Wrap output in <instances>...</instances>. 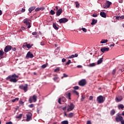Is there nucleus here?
<instances>
[{"instance_id":"obj_1","label":"nucleus","mask_w":124,"mask_h":124,"mask_svg":"<svg viewBox=\"0 0 124 124\" xmlns=\"http://www.w3.org/2000/svg\"><path fill=\"white\" fill-rule=\"evenodd\" d=\"M16 78H19V76H17L16 74H13L11 76H8L6 78V80H9L11 82L16 83L18 80Z\"/></svg>"},{"instance_id":"obj_2","label":"nucleus","mask_w":124,"mask_h":124,"mask_svg":"<svg viewBox=\"0 0 124 124\" xmlns=\"http://www.w3.org/2000/svg\"><path fill=\"white\" fill-rule=\"evenodd\" d=\"M19 89L23 90L24 92L26 93L28 90V84H25V85L21 84L19 86Z\"/></svg>"},{"instance_id":"obj_3","label":"nucleus","mask_w":124,"mask_h":124,"mask_svg":"<svg viewBox=\"0 0 124 124\" xmlns=\"http://www.w3.org/2000/svg\"><path fill=\"white\" fill-rule=\"evenodd\" d=\"M37 96L36 95H33L32 96H31L29 99V102L30 103H32V101H33L34 102H36L37 101Z\"/></svg>"},{"instance_id":"obj_4","label":"nucleus","mask_w":124,"mask_h":124,"mask_svg":"<svg viewBox=\"0 0 124 124\" xmlns=\"http://www.w3.org/2000/svg\"><path fill=\"white\" fill-rule=\"evenodd\" d=\"M75 106L72 103H70L69 105H68L67 106V110L68 112H70L71 111H73L75 108Z\"/></svg>"},{"instance_id":"obj_5","label":"nucleus","mask_w":124,"mask_h":124,"mask_svg":"<svg viewBox=\"0 0 124 124\" xmlns=\"http://www.w3.org/2000/svg\"><path fill=\"white\" fill-rule=\"evenodd\" d=\"M97 101L98 103H100V104L103 103V102H104L105 101L104 97L102 95L99 96L97 98Z\"/></svg>"},{"instance_id":"obj_6","label":"nucleus","mask_w":124,"mask_h":124,"mask_svg":"<svg viewBox=\"0 0 124 124\" xmlns=\"http://www.w3.org/2000/svg\"><path fill=\"white\" fill-rule=\"evenodd\" d=\"M123 118L122 116H121V115L120 114V113H118L117 117H116L115 120L117 123H119V122H121L123 120Z\"/></svg>"},{"instance_id":"obj_7","label":"nucleus","mask_w":124,"mask_h":124,"mask_svg":"<svg viewBox=\"0 0 124 124\" xmlns=\"http://www.w3.org/2000/svg\"><path fill=\"white\" fill-rule=\"evenodd\" d=\"M87 84L86 79H82L79 82H78V85L84 87Z\"/></svg>"},{"instance_id":"obj_8","label":"nucleus","mask_w":124,"mask_h":124,"mask_svg":"<svg viewBox=\"0 0 124 124\" xmlns=\"http://www.w3.org/2000/svg\"><path fill=\"white\" fill-rule=\"evenodd\" d=\"M12 49V46L10 45H7L5 47L4 51L7 53L9 51H10Z\"/></svg>"},{"instance_id":"obj_9","label":"nucleus","mask_w":124,"mask_h":124,"mask_svg":"<svg viewBox=\"0 0 124 124\" xmlns=\"http://www.w3.org/2000/svg\"><path fill=\"white\" fill-rule=\"evenodd\" d=\"M111 4L112 3L110 1H107L105 5H104V9L109 8Z\"/></svg>"},{"instance_id":"obj_10","label":"nucleus","mask_w":124,"mask_h":124,"mask_svg":"<svg viewBox=\"0 0 124 124\" xmlns=\"http://www.w3.org/2000/svg\"><path fill=\"white\" fill-rule=\"evenodd\" d=\"M32 114L29 112L28 114H26V121L29 122L31 120Z\"/></svg>"},{"instance_id":"obj_11","label":"nucleus","mask_w":124,"mask_h":124,"mask_svg":"<svg viewBox=\"0 0 124 124\" xmlns=\"http://www.w3.org/2000/svg\"><path fill=\"white\" fill-rule=\"evenodd\" d=\"M59 21L60 24L65 23L66 22H67V21H68V19L66 18H62L59 19Z\"/></svg>"},{"instance_id":"obj_12","label":"nucleus","mask_w":124,"mask_h":124,"mask_svg":"<svg viewBox=\"0 0 124 124\" xmlns=\"http://www.w3.org/2000/svg\"><path fill=\"white\" fill-rule=\"evenodd\" d=\"M34 57L32 53H31L30 51H29L26 56V59H29V58H32Z\"/></svg>"},{"instance_id":"obj_13","label":"nucleus","mask_w":124,"mask_h":124,"mask_svg":"<svg viewBox=\"0 0 124 124\" xmlns=\"http://www.w3.org/2000/svg\"><path fill=\"white\" fill-rule=\"evenodd\" d=\"M109 50V47H102V48H101V51L102 53H104L105 52H107V51H108Z\"/></svg>"},{"instance_id":"obj_14","label":"nucleus","mask_w":124,"mask_h":124,"mask_svg":"<svg viewBox=\"0 0 124 124\" xmlns=\"http://www.w3.org/2000/svg\"><path fill=\"white\" fill-rule=\"evenodd\" d=\"M62 13V9L60 8L56 12V16H59Z\"/></svg>"},{"instance_id":"obj_15","label":"nucleus","mask_w":124,"mask_h":124,"mask_svg":"<svg viewBox=\"0 0 124 124\" xmlns=\"http://www.w3.org/2000/svg\"><path fill=\"white\" fill-rule=\"evenodd\" d=\"M65 95L66 97H68V99L69 100H71V93L70 92H67L65 93Z\"/></svg>"},{"instance_id":"obj_16","label":"nucleus","mask_w":124,"mask_h":124,"mask_svg":"<svg viewBox=\"0 0 124 124\" xmlns=\"http://www.w3.org/2000/svg\"><path fill=\"white\" fill-rule=\"evenodd\" d=\"M123 99L122 96H119L118 97H116L115 98V101H116V102H120Z\"/></svg>"},{"instance_id":"obj_17","label":"nucleus","mask_w":124,"mask_h":124,"mask_svg":"<svg viewBox=\"0 0 124 124\" xmlns=\"http://www.w3.org/2000/svg\"><path fill=\"white\" fill-rule=\"evenodd\" d=\"M100 15L102 17H103V18H106L107 16L106 14L103 12H101L100 14Z\"/></svg>"},{"instance_id":"obj_18","label":"nucleus","mask_w":124,"mask_h":124,"mask_svg":"<svg viewBox=\"0 0 124 124\" xmlns=\"http://www.w3.org/2000/svg\"><path fill=\"white\" fill-rule=\"evenodd\" d=\"M36 7L33 6V7H30V8H29V12H30V13H31L32 11H33V10H34V9H35Z\"/></svg>"},{"instance_id":"obj_19","label":"nucleus","mask_w":124,"mask_h":124,"mask_svg":"<svg viewBox=\"0 0 124 124\" xmlns=\"http://www.w3.org/2000/svg\"><path fill=\"white\" fill-rule=\"evenodd\" d=\"M97 22V20L93 19L92 20V22L91 23V25H94L95 24H96Z\"/></svg>"},{"instance_id":"obj_20","label":"nucleus","mask_w":124,"mask_h":124,"mask_svg":"<svg viewBox=\"0 0 124 124\" xmlns=\"http://www.w3.org/2000/svg\"><path fill=\"white\" fill-rule=\"evenodd\" d=\"M26 26H27V28L29 29L31 27V24L30 22H28L26 23H24Z\"/></svg>"},{"instance_id":"obj_21","label":"nucleus","mask_w":124,"mask_h":124,"mask_svg":"<svg viewBox=\"0 0 124 124\" xmlns=\"http://www.w3.org/2000/svg\"><path fill=\"white\" fill-rule=\"evenodd\" d=\"M108 42V40L107 39H102L100 43L101 44H105Z\"/></svg>"},{"instance_id":"obj_22","label":"nucleus","mask_w":124,"mask_h":124,"mask_svg":"<svg viewBox=\"0 0 124 124\" xmlns=\"http://www.w3.org/2000/svg\"><path fill=\"white\" fill-rule=\"evenodd\" d=\"M103 58H101L99 60H98L97 64H101L102 63V62H103Z\"/></svg>"},{"instance_id":"obj_23","label":"nucleus","mask_w":124,"mask_h":124,"mask_svg":"<svg viewBox=\"0 0 124 124\" xmlns=\"http://www.w3.org/2000/svg\"><path fill=\"white\" fill-rule=\"evenodd\" d=\"M115 113V111L114 109H112L110 111V114L111 116H113Z\"/></svg>"},{"instance_id":"obj_24","label":"nucleus","mask_w":124,"mask_h":124,"mask_svg":"<svg viewBox=\"0 0 124 124\" xmlns=\"http://www.w3.org/2000/svg\"><path fill=\"white\" fill-rule=\"evenodd\" d=\"M53 28L54 29H55L56 30H58V27H57V25H56V24H55V23H53Z\"/></svg>"},{"instance_id":"obj_25","label":"nucleus","mask_w":124,"mask_h":124,"mask_svg":"<svg viewBox=\"0 0 124 124\" xmlns=\"http://www.w3.org/2000/svg\"><path fill=\"white\" fill-rule=\"evenodd\" d=\"M73 116H74V113H69V114L68 115V118H73Z\"/></svg>"},{"instance_id":"obj_26","label":"nucleus","mask_w":124,"mask_h":124,"mask_svg":"<svg viewBox=\"0 0 124 124\" xmlns=\"http://www.w3.org/2000/svg\"><path fill=\"white\" fill-rule=\"evenodd\" d=\"M73 93L76 94V95H79V93H78V92L75 90L73 91Z\"/></svg>"},{"instance_id":"obj_27","label":"nucleus","mask_w":124,"mask_h":124,"mask_svg":"<svg viewBox=\"0 0 124 124\" xmlns=\"http://www.w3.org/2000/svg\"><path fill=\"white\" fill-rule=\"evenodd\" d=\"M60 71V68L58 67L54 70V72H59Z\"/></svg>"},{"instance_id":"obj_28","label":"nucleus","mask_w":124,"mask_h":124,"mask_svg":"<svg viewBox=\"0 0 124 124\" xmlns=\"http://www.w3.org/2000/svg\"><path fill=\"white\" fill-rule=\"evenodd\" d=\"M47 65H48V64H47V63H46V64H43V65H42L41 67H42V68H43V69H45V68H46L47 66Z\"/></svg>"},{"instance_id":"obj_29","label":"nucleus","mask_w":124,"mask_h":124,"mask_svg":"<svg viewBox=\"0 0 124 124\" xmlns=\"http://www.w3.org/2000/svg\"><path fill=\"white\" fill-rule=\"evenodd\" d=\"M4 54V52L3 50H0V57H2Z\"/></svg>"},{"instance_id":"obj_30","label":"nucleus","mask_w":124,"mask_h":124,"mask_svg":"<svg viewBox=\"0 0 124 124\" xmlns=\"http://www.w3.org/2000/svg\"><path fill=\"white\" fill-rule=\"evenodd\" d=\"M61 124H69V122L67 121H62Z\"/></svg>"},{"instance_id":"obj_31","label":"nucleus","mask_w":124,"mask_h":124,"mask_svg":"<svg viewBox=\"0 0 124 124\" xmlns=\"http://www.w3.org/2000/svg\"><path fill=\"white\" fill-rule=\"evenodd\" d=\"M30 20L28 18H25L24 20H23V23H27L28 22H29Z\"/></svg>"},{"instance_id":"obj_32","label":"nucleus","mask_w":124,"mask_h":124,"mask_svg":"<svg viewBox=\"0 0 124 124\" xmlns=\"http://www.w3.org/2000/svg\"><path fill=\"white\" fill-rule=\"evenodd\" d=\"M96 65V63H90L89 65L90 67H93L95 66Z\"/></svg>"},{"instance_id":"obj_33","label":"nucleus","mask_w":124,"mask_h":124,"mask_svg":"<svg viewBox=\"0 0 124 124\" xmlns=\"http://www.w3.org/2000/svg\"><path fill=\"white\" fill-rule=\"evenodd\" d=\"M23 116L22 113H20L18 116L16 117V119H21L22 117Z\"/></svg>"},{"instance_id":"obj_34","label":"nucleus","mask_w":124,"mask_h":124,"mask_svg":"<svg viewBox=\"0 0 124 124\" xmlns=\"http://www.w3.org/2000/svg\"><path fill=\"white\" fill-rule=\"evenodd\" d=\"M59 78V77L58 76H57V77H54V78H53V80L54 81H56L57 80H58V79Z\"/></svg>"},{"instance_id":"obj_35","label":"nucleus","mask_w":124,"mask_h":124,"mask_svg":"<svg viewBox=\"0 0 124 124\" xmlns=\"http://www.w3.org/2000/svg\"><path fill=\"white\" fill-rule=\"evenodd\" d=\"M26 47L28 49H31V46L30 44H29L26 45Z\"/></svg>"},{"instance_id":"obj_36","label":"nucleus","mask_w":124,"mask_h":124,"mask_svg":"<svg viewBox=\"0 0 124 124\" xmlns=\"http://www.w3.org/2000/svg\"><path fill=\"white\" fill-rule=\"evenodd\" d=\"M118 108H121V109H123L124 108V105H123L120 104V105H119Z\"/></svg>"},{"instance_id":"obj_37","label":"nucleus","mask_w":124,"mask_h":124,"mask_svg":"<svg viewBox=\"0 0 124 124\" xmlns=\"http://www.w3.org/2000/svg\"><path fill=\"white\" fill-rule=\"evenodd\" d=\"M50 14L51 15H54L55 14V12L53 10H50Z\"/></svg>"},{"instance_id":"obj_38","label":"nucleus","mask_w":124,"mask_h":124,"mask_svg":"<svg viewBox=\"0 0 124 124\" xmlns=\"http://www.w3.org/2000/svg\"><path fill=\"white\" fill-rule=\"evenodd\" d=\"M74 57H75L74 55L73 54V55H72L71 56H69L68 57H67V58L68 59H72V58H73Z\"/></svg>"},{"instance_id":"obj_39","label":"nucleus","mask_w":124,"mask_h":124,"mask_svg":"<svg viewBox=\"0 0 124 124\" xmlns=\"http://www.w3.org/2000/svg\"><path fill=\"white\" fill-rule=\"evenodd\" d=\"M79 4L78 3V2H76V7H77V8H79Z\"/></svg>"},{"instance_id":"obj_40","label":"nucleus","mask_w":124,"mask_h":124,"mask_svg":"<svg viewBox=\"0 0 124 124\" xmlns=\"http://www.w3.org/2000/svg\"><path fill=\"white\" fill-rule=\"evenodd\" d=\"M71 63V60H68L67 62H66V65H69Z\"/></svg>"},{"instance_id":"obj_41","label":"nucleus","mask_w":124,"mask_h":124,"mask_svg":"<svg viewBox=\"0 0 124 124\" xmlns=\"http://www.w3.org/2000/svg\"><path fill=\"white\" fill-rule=\"evenodd\" d=\"M40 10H41V8L39 7H38L35 9V11L38 12V11H40Z\"/></svg>"},{"instance_id":"obj_42","label":"nucleus","mask_w":124,"mask_h":124,"mask_svg":"<svg viewBox=\"0 0 124 124\" xmlns=\"http://www.w3.org/2000/svg\"><path fill=\"white\" fill-rule=\"evenodd\" d=\"M73 88L74 89V90H77L79 89V87L78 86H76L74 87Z\"/></svg>"},{"instance_id":"obj_43","label":"nucleus","mask_w":124,"mask_h":124,"mask_svg":"<svg viewBox=\"0 0 124 124\" xmlns=\"http://www.w3.org/2000/svg\"><path fill=\"white\" fill-rule=\"evenodd\" d=\"M81 30H82V31L84 32H87V29H85V28H82Z\"/></svg>"},{"instance_id":"obj_44","label":"nucleus","mask_w":124,"mask_h":124,"mask_svg":"<svg viewBox=\"0 0 124 124\" xmlns=\"http://www.w3.org/2000/svg\"><path fill=\"white\" fill-rule=\"evenodd\" d=\"M19 104L21 105H22L24 104V102L22 100H20L19 101Z\"/></svg>"},{"instance_id":"obj_45","label":"nucleus","mask_w":124,"mask_h":124,"mask_svg":"<svg viewBox=\"0 0 124 124\" xmlns=\"http://www.w3.org/2000/svg\"><path fill=\"white\" fill-rule=\"evenodd\" d=\"M28 107H29V108H33V107H34V105H33V104H31V105H29V106H28Z\"/></svg>"},{"instance_id":"obj_46","label":"nucleus","mask_w":124,"mask_h":124,"mask_svg":"<svg viewBox=\"0 0 124 124\" xmlns=\"http://www.w3.org/2000/svg\"><path fill=\"white\" fill-rule=\"evenodd\" d=\"M32 34L33 35H36L37 34V32H36V31L33 32L32 33Z\"/></svg>"},{"instance_id":"obj_47","label":"nucleus","mask_w":124,"mask_h":124,"mask_svg":"<svg viewBox=\"0 0 124 124\" xmlns=\"http://www.w3.org/2000/svg\"><path fill=\"white\" fill-rule=\"evenodd\" d=\"M92 16L93 17H96L97 16V15H96V14H93Z\"/></svg>"},{"instance_id":"obj_48","label":"nucleus","mask_w":124,"mask_h":124,"mask_svg":"<svg viewBox=\"0 0 124 124\" xmlns=\"http://www.w3.org/2000/svg\"><path fill=\"white\" fill-rule=\"evenodd\" d=\"M116 72V70L115 69H113V71H112V74L113 75H115V73Z\"/></svg>"},{"instance_id":"obj_49","label":"nucleus","mask_w":124,"mask_h":124,"mask_svg":"<svg viewBox=\"0 0 124 124\" xmlns=\"http://www.w3.org/2000/svg\"><path fill=\"white\" fill-rule=\"evenodd\" d=\"M63 77L64 78H67V77H68V76H67L65 73H64V74H63Z\"/></svg>"},{"instance_id":"obj_50","label":"nucleus","mask_w":124,"mask_h":124,"mask_svg":"<svg viewBox=\"0 0 124 124\" xmlns=\"http://www.w3.org/2000/svg\"><path fill=\"white\" fill-rule=\"evenodd\" d=\"M58 103L60 104H62V103H61V98H60L59 99H58Z\"/></svg>"},{"instance_id":"obj_51","label":"nucleus","mask_w":124,"mask_h":124,"mask_svg":"<svg viewBox=\"0 0 124 124\" xmlns=\"http://www.w3.org/2000/svg\"><path fill=\"white\" fill-rule=\"evenodd\" d=\"M120 19L123 20L124 19V15L122 16H120Z\"/></svg>"},{"instance_id":"obj_52","label":"nucleus","mask_w":124,"mask_h":124,"mask_svg":"<svg viewBox=\"0 0 124 124\" xmlns=\"http://www.w3.org/2000/svg\"><path fill=\"white\" fill-rule=\"evenodd\" d=\"M93 96H90V97H89V100H93Z\"/></svg>"},{"instance_id":"obj_53","label":"nucleus","mask_w":124,"mask_h":124,"mask_svg":"<svg viewBox=\"0 0 124 124\" xmlns=\"http://www.w3.org/2000/svg\"><path fill=\"white\" fill-rule=\"evenodd\" d=\"M6 124H13L12 121H9V122H7Z\"/></svg>"},{"instance_id":"obj_54","label":"nucleus","mask_w":124,"mask_h":124,"mask_svg":"<svg viewBox=\"0 0 124 124\" xmlns=\"http://www.w3.org/2000/svg\"><path fill=\"white\" fill-rule=\"evenodd\" d=\"M40 45H41V46H44V45H45V42H42L41 43Z\"/></svg>"},{"instance_id":"obj_55","label":"nucleus","mask_w":124,"mask_h":124,"mask_svg":"<svg viewBox=\"0 0 124 124\" xmlns=\"http://www.w3.org/2000/svg\"><path fill=\"white\" fill-rule=\"evenodd\" d=\"M62 62H66V59H62Z\"/></svg>"},{"instance_id":"obj_56","label":"nucleus","mask_w":124,"mask_h":124,"mask_svg":"<svg viewBox=\"0 0 124 124\" xmlns=\"http://www.w3.org/2000/svg\"><path fill=\"white\" fill-rule=\"evenodd\" d=\"M12 49L14 51H16V47H13L12 48Z\"/></svg>"},{"instance_id":"obj_57","label":"nucleus","mask_w":124,"mask_h":124,"mask_svg":"<svg viewBox=\"0 0 124 124\" xmlns=\"http://www.w3.org/2000/svg\"><path fill=\"white\" fill-rule=\"evenodd\" d=\"M119 3H123V0H118Z\"/></svg>"},{"instance_id":"obj_58","label":"nucleus","mask_w":124,"mask_h":124,"mask_svg":"<svg viewBox=\"0 0 124 124\" xmlns=\"http://www.w3.org/2000/svg\"><path fill=\"white\" fill-rule=\"evenodd\" d=\"M115 46V44H111L109 45V47H114Z\"/></svg>"},{"instance_id":"obj_59","label":"nucleus","mask_w":124,"mask_h":124,"mask_svg":"<svg viewBox=\"0 0 124 124\" xmlns=\"http://www.w3.org/2000/svg\"><path fill=\"white\" fill-rule=\"evenodd\" d=\"M66 107H63V108H62V110H63V111H64L65 110H66Z\"/></svg>"},{"instance_id":"obj_60","label":"nucleus","mask_w":124,"mask_h":124,"mask_svg":"<svg viewBox=\"0 0 124 124\" xmlns=\"http://www.w3.org/2000/svg\"><path fill=\"white\" fill-rule=\"evenodd\" d=\"M86 124H91V122L90 121H87Z\"/></svg>"},{"instance_id":"obj_61","label":"nucleus","mask_w":124,"mask_h":124,"mask_svg":"<svg viewBox=\"0 0 124 124\" xmlns=\"http://www.w3.org/2000/svg\"><path fill=\"white\" fill-rule=\"evenodd\" d=\"M25 11V9L24 8H22V9L21 10V12L24 13Z\"/></svg>"},{"instance_id":"obj_62","label":"nucleus","mask_w":124,"mask_h":124,"mask_svg":"<svg viewBox=\"0 0 124 124\" xmlns=\"http://www.w3.org/2000/svg\"><path fill=\"white\" fill-rule=\"evenodd\" d=\"M77 67L78 68H81L82 67L81 65H78Z\"/></svg>"},{"instance_id":"obj_63","label":"nucleus","mask_w":124,"mask_h":124,"mask_svg":"<svg viewBox=\"0 0 124 124\" xmlns=\"http://www.w3.org/2000/svg\"><path fill=\"white\" fill-rule=\"evenodd\" d=\"M116 19L118 20H120V19H121V16H116Z\"/></svg>"},{"instance_id":"obj_64","label":"nucleus","mask_w":124,"mask_h":124,"mask_svg":"<svg viewBox=\"0 0 124 124\" xmlns=\"http://www.w3.org/2000/svg\"><path fill=\"white\" fill-rule=\"evenodd\" d=\"M121 124H124V120H123H123H122V121H121Z\"/></svg>"}]
</instances>
